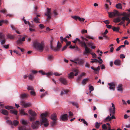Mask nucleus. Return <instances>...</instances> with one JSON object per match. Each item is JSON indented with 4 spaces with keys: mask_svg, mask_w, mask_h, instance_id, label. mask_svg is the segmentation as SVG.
<instances>
[{
    "mask_svg": "<svg viewBox=\"0 0 130 130\" xmlns=\"http://www.w3.org/2000/svg\"><path fill=\"white\" fill-rule=\"evenodd\" d=\"M51 119L53 120H57V118L56 114L55 113L53 114L51 116Z\"/></svg>",
    "mask_w": 130,
    "mask_h": 130,
    "instance_id": "6ab92c4d",
    "label": "nucleus"
},
{
    "mask_svg": "<svg viewBox=\"0 0 130 130\" xmlns=\"http://www.w3.org/2000/svg\"><path fill=\"white\" fill-rule=\"evenodd\" d=\"M10 112L13 114L17 115L18 113V111L15 110L14 109L11 110L10 111Z\"/></svg>",
    "mask_w": 130,
    "mask_h": 130,
    "instance_id": "393cba45",
    "label": "nucleus"
},
{
    "mask_svg": "<svg viewBox=\"0 0 130 130\" xmlns=\"http://www.w3.org/2000/svg\"><path fill=\"white\" fill-rule=\"evenodd\" d=\"M40 15H37L36 17L34 18L33 21L34 22L37 23H40V19L38 18L39 17H40Z\"/></svg>",
    "mask_w": 130,
    "mask_h": 130,
    "instance_id": "2eb2a0df",
    "label": "nucleus"
},
{
    "mask_svg": "<svg viewBox=\"0 0 130 130\" xmlns=\"http://www.w3.org/2000/svg\"><path fill=\"white\" fill-rule=\"evenodd\" d=\"M5 107L6 109H13L14 108H13V107L12 106H5Z\"/></svg>",
    "mask_w": 130,
    "mask_h": 130,
    "instance_id": "79ce46f5",
    "label": "nucleus"
},
{
    "mask_svg": "<svg viewBox=\"0 0 130 130\" xmlns=\"http://www.w3.org/2000/svg\"><path fill=\"white\" fill-rule=\"evenodd\" d=\"M7 123L10 125H12V122L10 120H8L6 121Z\"/></svg>",
    "mask_w": 130,
    "mask_h": 130,
    "instance_id": "4d7b16f0",
    "label": "nucleus"
},
{
    "mask_svg": "<svg viewBox=\"0 0 130 130\" xmlns=\"http://www.w3.org/2000/svg\"><path fill=\"white\" fill-rule=\"evenodd\" d=\"M116 7L118 9H122V4L121 3H118L117 4L116 6Z\"/></svg>",
    "mask_w": 130,
    "mask_h": 130,
    "instance_id": "2f4dec72",
    "label": "nucleus"
},
{
    "mask_svg": "<svg viewBox=\"0 0 130 130\" xmlns=\"http://www.w3.org/2000/svg\"><path fill=\"white\" fill-rule=\"evenodd\" d=\"M7 38L11 39H13L15 37V35H11L9 34H8L6 35Z\"/></svg>",
    "mask_w": 130,
    "mask_h": 130,
    "instance_id": "a211bd4d",
    "label": "nucleus"
},
{
    "mask_svg": "<svg viewBox=\"0 0 130 130\" xmlns=\"http://www.w3.org/2000/svg\"><path fill=\"white\" fill-rule=\"evenodd\" d=\"M70 103L72 104L75 106L77 107V108H78V104L77 103L73 102H70Z\"/></svg>",
    "mask_w": 130,
    "mask_h": 130,
    "instance_id": "a18cd8bd",
    "label": "nucleus"
},
{
    "mask_svg": "<svg viewBox=\"0 0 130 130\" xmlns=\"http://www.w3.org/2000/svg\"><path fill=\"white\" fill-rule=\"evenodd\" d=\"M20 113L21 115H28L27 113L25 112L24 109H21L20 111Z\"/></svg>",
    "mask_w": 130,
    "mask_h": 130,
    "instance_id": "aec40b11",
    "label": "nucleus"
},
{
    "mask_svg": "<svg viewBox=\"0 0 130 130\" xmlns=\"http://www.w3.org/2000/svg\"><path fill=\"white\" fill-rule=\"evenodd\" d=\"M39 72L42 74V75H46V76L49 77L53 74V72H49L47 73H45L42 70H40L39 71Z\"/></svg>",
    "mask_w": 130,
    "mask_h": 130,
    "instance_id": "f8f14e48",
    "label": "nucleus"
},
{
    "mask_svg": "<svg viewBox=\"0 0 130 130\" xmlns=\"http://www.w3.org/2000/svg\"><path fill=\"white\" fill-rule=\"evenodd\" d=\"M29 29L30 31H35V29H34V26L33 25H31V26H30V27H29Z\"/></svg>",
    "mask_w": 130,
    "mask_h": 130,
    "instance_id": "72a5a7b5",
    "label": "nucleus"
},
{
    "mask_svg": "<svg viewBox=\"0 0 130 130\" xmlns=\"http://www.w3.org/2000/svg\"><path fill=\"white\" fill-rule=\"evenodd\" d=\"M111 120L110 119V117L109 116H108L104 120L105 122H107L108 121H110Z\"/></svg>",
    "mask_w": 130,
    "mask_h": 130,
    "instance_id": "37998d69",
    "label": "nucleus"
},
{
    "mask_svg": "<svg viewBox=\"0 0 130 130\" xmlns=\"http://www.w3.org/2000/svg\"><path fill=\"white\" fill-rule=\"evenodd\" d=\"M47 92H45L44 93L42 94L40 97L41 98H43V97H44L46 94H47Z\"/></svg>",
    "mask_w": 130,
    "mask_h": 130,
    "instance_id": "774afa93",
    "label": "nucleus"
},
{
    "mask_svg": "<svg viewBox=\"0 0 130 130\" xmlns=\"http://www.w3.org/2000/svg\"><path fill=\"white\" fill-rule=\"evenodd\" d=\"M129 19V18L127 16L123 17L121 18L122 21L119 23L118 25H121L123 24L125 22V20H127Z\"/></svg>",
    "mask_w": 130,
    "mask_h": 130,
    "instance_id": "1a4fd4ad",
    "label": "nucleus"
},
{
    "mask_svg": "<svg viewBox=\"0 0 130 130\" xmlns=\"http://www.w3.org/2000/svg\"><path fill=\"white\" fill-rule=\"evenodd\" d=\"M60 82L64 85L67 84V82L66 79L64 78H61L60 79Z\"/></svg>",
    "mask_w": 130,
    "mask_h": 130,
    "instance_id": "412c9836",
    "label": "nucleus"
},
{
    "mask_svg": "<svg viewBox=\"0 0 130 130\" xmlns=\"http://www.w3.org/2000/svg\"><path fill=\"white\" fill-rule=\"evenodd\" d=\"M102 123H99L98 122H96L95 124V127L97 129H98L99 128L101 124H102Z\"/></svg>",
    "mask_w": 130,
    "mask_h": 130,
    "instance_id": "c9c22d12",
    "label": "nucleus"
},
{
    "mask_svg": "<svg viewBox=\"0 0 130 130\" xmlns=\"http://www.w3.org/2000/svg\"><path fill=\"white\" fill-rule=\"evenodd\" d=\"M101 66H98L96 69H95V71L94 72L95 73L98 74L100 69Z\"/></svg>",
    "mask_w": 130,
    "mask_h": 130,
    "instance_id": "4c0bfd02",
    "label": "nucleus"
},
{
    "mask_svg": "<svg viewBox=\"0 0 130 130\" xmlns=\"http://www.w3.org/2000/svg\"><path fill=\"white\" fill-rule=\"evenodd\" d=\"M111 105H112V107H113V108H110L109 109V111L110 112V113H112L113 114H114L115 113V105L113 103L111 104Z\"/></svg>",
    "mask_w": 130,
    "mask_h": 130,
    "instance_id": "ddd939ff",
    "label": "nucleus"
},
{
    "mask_svg": "<svg viewBox=\"0 0 130 130\" xmlns=\"http://www.w3.org/2000/svg\"><path fill=\"white\" fill-rule=\"evenodd\" d=\"M17 48L21 50V51L22 52H23L25 51V50L24 49L21 48L19 46H18Z\"/></svg>",
    "mask_w": 130,
    "mask_h": 130,
    "instance_id": "e2e57ef3",
    "label": "nucleus"
},
{
    "mask_svg": "<svg viewBox=\"0 0 130 130\" xmlns=\"http://www.w3.org/2000/svg\"><path fill=\"white\" fill-rule=\"evenodd\" d=\"M21 122L24 125H26L27 124V122L24 120H22L21 121Z\"/></svg>",
    "mask_w": 130,
    "mask_h": 130,
    "instance_id": "5fc2aeb1",
    "label": "nucleus"
},
{
    "mask_svg": "<svg viewBox=\"0 0 130 130\" xmlns=\"http://www.w3.org/2000/svg\"><path fill=\"white\" fill-rule=\"evenodd\" d=\"M78 20L80 22L83 21V22L85 20V19L84 18H80V17H79L78 18Z\"/></svg>",
    "mask_w": 130,
    "mask_h": 130,
    "instance_id": "13d9d810",
    "label": "nucleus"
},
{
    "mask_svg": "<svg viewBox=\"0 0 130 130\" xmlns=\"http://www.w3.org/2000/svg\"><path fill=\"white\" fill-rule=\"evenodd\" d=\"M39 27L41 29H43L44 27V26L42 24H40L39 25Z\"/></svg>",
    "mask_w": 130,
    "mask_h": 130,
    "instance_id": "0e129e2a",
    "label": "nucleus"
},
{
    "mask_svg": "<svg viewBox=\"0 0 130 130\" xmlns=\"http://www.w3.org/2000/svg\"><path fill=\"white\" fill-rule=\"evenodd\" d=\"M92 61H91V63H94V62H96L97 63L98 62V61H99L98 60L96 59H92Z\"/></svg>",
    "mask_w": 130,
    "mask_h": 130,
    "instance_id": "603ef678",
    "label": "nucleus"
},
{
    "mask_svg": "<svg viewBox=\"0 0 130 130\" xmlns=\"http://www.w3.org/2000/svg\"><path fill=\"white\" fill-rule=\"evenodd\" d=\"M57 120H53L51 122V125L52 127L55 126L57 124Z\"/></svg>",
    "mask_w": 130,
    "mask_h": 130,
    "instance_id": "cd10ccee",
    "label": "nucleus"
},
{
    "mask_svg": "<svg viewBox=\"0 0 130 130\" xmlns=\"http://www.w3.org/2000/svg\"><path fill=\"white\" fill-rule=\"evenodd\" d=\"M114 63L116 65L119 66L121 64V61L119 59H117L115 61Z\"/></svg>",
    "mask_w": 130,
    "mask_h": 130,
    "instance_id": "4be33fe9",
    "label": "nucleus"
},
{
    "mask_svg": "<svg viewBox=\"0 0 130 130\" xmlns=\"http://www.w3.org/2000/svg\"><path fill=\"white\" fill-rule=\"evenodd\" d=\"M29 114L31 116H29V119L31 121H32L35 120L36 117L37 116V114L34 111L31 110H30L28 111Z\"/></svg>",
    "mask_w": 130,
    "mask_h": 130,
    "instance_id": "7ed1b4c3",
    "label": "nucleus"
},
{
    "mask_svg": "<svg viewBox=\"0 0 130 130\" xmlns=\"http://www.w3.org/2000/svg\"><path fill=\"white\" fill-rule=\"evenodd\" d=\"M69 92L68 90H63V91L61 92V95H62L67 93Z\"/></svg>",
    "mask_w": 130,
    "mask_h": 130,
    "instance_id": "e433bc0d",
    "label": "nucleus"
},
{
    "mask_svg": "<svg viewBox=\"0 0 130 130\" xmlns=\"http://www.w3.org/2000/svg\"><path fill=\"white\" fill-rule=\"evenodd\" d=\"M21 104L24 108H26L31 106V104L30 103H26L25 101H22L20 102Z\"/></svg>",
    "mask_w": 130,
    "mask_h": 130,
    "instance_id": "9d476101",
    "label": "nucleus"
},
{
    "mask_svg": "<svg viewBox=\"0 0 130 130\" xmlns=\"http://www.w3.org/2000/svg\"><path fill=\"white\" fill-rule=\"evenodd\" d=\"M72 62H73L76 64H78L79 65H83L85 62L84 59H80L79 58L74 60H70Z\"/></svg>",
    "mask_w": 130,
    "mask_h": 130,
    "instance_id": "20e7f679",
    "label": "nucleus"
},
{
    "mask_svg": "<svg viewBox=\"0 0 130 130\" xmlns=\"http://www.w3.org/2000/svg\"><path fill=\"white\" fill-rule=\"evenodd\" d=\"M89 80V78H86L83 79L82 82V83L83 85H86V83Z\"/></svg>",
    "mask_w": 130,
    "mask_h": 130,
    "instance_id": "5701e85b",
    "label": "nucleus"
},
{
    "mask_svg": "<svg viewBox=\"0 0 130 130\" xmlns=\"http://www.w3.org/2000/svg\"><path fill=\"white\" fill-rule=\"evenodd\" d=\"M45 14L47 17L46 21H49L51 18V16L52 14V13L51 12V8H47V12L45 13Z\"/></svg>",
    "mask_w": 130,
    "mask_h": 130,
    "instance_id": "423d86ee",
    "label": "nucleus"
},
{
    "mask_svg": "<svg viewBox=\"0 0 130 130\" xmlns=\"http://www.w3.org/2000/svg\"><path fill=\"white\" fill-rule=\"evenodd\" d=\"M48 58L49 60H52L53 57V56L52 55H49L48 57Z\"/></svg>",
    "mask_w": 130,
    "mask_h": 130,
    "instance_id": "680f3d73",
    "label": "nucleus"
},
{
    "mask_svg": "<svg viewBox=\"0 0 130 130\" xmlns=\"http://www.w3.org/2000/svg\"><path fill=\"white\" fill-rule=\"evenodd\" d=\"M120 57L121 58L123 59L125 58V56L124 54H121L120 55Z\"/></svg>",
    "mask_w": 130,
    "mask_h": 130,
    "instance_id": "69168bd1",
    "label": "nucleus"
},
{
    "mask_svg": "<svg viewBox=\"0 0 130 130\" xmlns=\"http://www.w3.org/2000/svg\"><path fill=\"white\" fill-rule=\"evenodd\" d=\"M87 44L89 46H91L94 45V43L91 41L88 42Z\"/></svg>",
    "mask_w": 130,
    "mask_h": 130,
    "instance_id": "8fccbe9b",
    "label": "nucleus"
},
{
    "mask_svg": "<svg viewBox=\"0 0 130 130\" xmlns=\"http://www.w3.org/2000/svg\"><path fill=\"white\" fill-rule=\"evenodd\" d=\"M121 20L119 18H117L115 19L114 20V22L115 23H118L120 22L121 21Z\"/></svg>",
    "mask_w": 130,
    "mask_h": 130,
    "instance_id": "ea45409f",
    "label": "nucleus"
},
{
    "mask_svg": "<svg viewBox=\"0 0 130 130\" xmlns=\"http://www.w3.org/2000/svg\"><path fill=\"white\" fill-rule=\"evenodd\" d=\"M22 41L21 39H18L17 41V43L18 44H21L22 43Z\"/></svg>",
    "mask_w": 130,
    "mask_h": 130,
    "instance_id": "052dcab7",
    "label": "nucleus"
},
{
    "mask_svg": "<svg viewBox=\"0 0 130 130\" xmlns=\"http://www.w3.org/2000/svg\"><path fill=\"white\" fill-rule=\"evenodd\" d=\"M28 77L29 79L31 80H33L34 78L33 75L32 74H31L29 75L28 76Z\"/></svg>",
    "mask_w": 130,
    "mask_h": 130,
    "instance_id": "7c9ffc66",
    "label": "nucleus"
},
{
    "mask_svg": "<svg viewBox=\"0 0 130 130\" xmlns=\"http://www.w3.org/2000/svg\"><path fill=\"white\" fill-rule=\"evenodd\" d=\"M30 93L31 95L35 96L36 95V93L34 91H32L30 92Z\"/></svg>",
    "mask_w": 130,
    "mask_h": 130,
    "instance_id": "864d4df0",
    "label": "nucleus"
},
{
    "mask_svg": "<svg viewBox=\"0 0 130 130\" xmlns=\"http://www.w3.org/2000/svg\"><path fill=\"white\" fill-rule=\"evenodd\" d=\"M109 17L110 18H112L113 17H115L119 15V13L118 11L116 10H114L112 12H108Z\"/></svg>",
    "mask_w": 130,
    "mask_h": 130,
    "instance_id": "0eeeda50",
    "label": "nucleus"
},
{
    "mask_svg": "<svg viewBox=\"0 0 130 130\" xmlns=\"http://www.w3.org/2000/svg\"><path fill=\"white\" fill-rule=\"evenodd\" d=\"M60 119L63 121H67L68 120V115L65 114L61 115L60 116Z\"/></svg>",
    "mask_w": 130,
    "mask_h": 130,
    "instance_id": "4468645a",
    "label": "nucleus"
},
{
    "mask_svg": "<svg viewBox=\"0 0 130 130\" xmlns=\"http://www.w3.org/2000/svg\"><path fill=\"white\" fill-rule=\"evenodd\" d=\"M27 89L28 90H31L32 91H34V88L31 86H28L27 88Z\"/></svg>",
    "mask_w": 130,
    "mask_h": 130,
    "instance_id": "a19ab883",
    "label": "nucleus"
},
{
    "mask_svg": "<svg viewBox=\"0 0 130 130\" xmlns=\"http://www.w3.org/2000/svg\"><path fill=\"white\" fill-rule=\"evenodd\" d=\"M5 36L2 33L0 32V38L3 39L5 38Z\"/></svg>",
    "mask_w": 130,
    "mask_h": 130,
    "instance_id": "c03bdc74",
    "label": "nucleus"
},
{
    "mask_svg": "<svg viewBox=\"0 0 130 130\" xmlns=\"http://www.w3.org/2000/svg\"><path fill=\"white\" fill-rule=\"evenodd\" d=\"M2 113L4 115H8V111L5 109L3 110L2 112Z\"/></svg>",
    "mask_w": 130,
    "mask_h": 130,
    "instance_id": "f704fd0d",
    "label": "nucleus"
},
{
    "mask_svg": "<svg viewBox=\"0 0 130 130\" xmlns=\"http://www.w3.org/2000/svg\"><path fill=\"white\" fill-rule=\"evenodd\" d=\"M102 128L104 130H107L108 128V127L107 126L106 124H104L102 126Z\"/></svg>",
    "mask_w": 130,
    "mask_h": 130,
    "instance_id": "09e8293b",
    "label": "nucleus"
},
{
    "mask_svg": "<svg viewBox=\"0 0 130 130\" xmlns=\"http://www.w3.org/2000/svg\"><path fill=\"white\" fill-rule=\"evenodd\" d=\"M61 44L58 41L57 43V47H54L53 46H51V48L55 51H57L59 50V49L61 47Z\"/></svg>",
    "mask_w": 130,
    "mask_h": 130,
    "instance_id": "6e6552de",
    "label": "nucleus"
},
{
    "mask_svg": "<svg viewBox=\"0 0 130 130\" xmlns=\"http://www.w3.org/2000/svg\"><path fill=\"white\" fill-rule=\"evenodd\" d=\"M74 73L73 72H71L68 75V77L69 79H71L74 77Z\"/></svg>",
    "mask_w": 130,
    "mask_h": 130,
    "instance_id": "b1692460",
    "label": "nucleus"
},
{
    "mask_svg": "<svg viewBox=\"0 0 130 130\" xmlns=\"http://www.w3.org/2000/svg\"><path fill=\"white\" fill-rule=\"evenodd\" d=\"M48 116L47 113H42L41 115L40 122L38 121H36L33 122L31 124L32 128L34 129H37L40 126H41L43 123H44V126L46 127L49 125L48 122L47 120L45 118Z\"/></svg>",
    "mask_w": 130,
    "mask_h": 130,
    "instance_id": "f257e3e1",
    "label": "nucleus"
},
{
    "mask_svg": "<svg viewBox=\"0 0 130 130\" xmlns=\"http://www.w3.org/2000/svg\"><path fill=\"white\" fill-rule=\"evenodd\" d=\"M77 41L78 42L80 46L81 45V44H83L84 43L83 41H81V40L78 38H76L73 41V42L74 43H76Z\"/></svg>",
    "mask_w": 130,
    "mask_h": 130,
    "instance_id": "dca6fc26",
    "label": "nucleus"
},
{
    "mask_svg": "<svg viewBox=\"0 0 130 130\" xmlns=\"http://www.w3.org/2000/svg\"><path fill=\"white\" fill-rule=\"evenodd\" d=\"M34 46L38 50L41 52L43 50L44 44L43 42L39 43L37 41H35L33 43Z\"/></svg>",
    "mask_w": 130,
    "mask_h": 130,
    "instance_id": "f03ea898",
    "label": "nucleus"
},
{
    "mask_svg": "<svg viewBox=\"0 0 130 130\" xmlns=\"http://www.w3.org/2000/svg\"><path fill=\"white\" fill-rule=\"evenodd\" d=\"M81 45V46L83 47L84 46L85 47V50L83 52V54L84 55L86 54H88L91 52V50L89 49L87 46V45L85 42H84Z\"/></svg>",
    "mask_w": 130,
    "mask_h": 130,
    "instance_id": "39448f33",
    "label": "nucleus"
},
{
    "mask_svg": "<svg viewBox=\"0 0 130 130\" xmlns=\"http://www.w3.org/2000/svg\"><path fill=\"white\" fill-rule=\"evenodd\" d=\"M80 120L81 121H83V123L85 124L87 126L88 125V123H87V122L85 121V120L84 119H81Z\"/></svg>",
    "mask_w": 130,
    "mask_h": 130,
    "instance_id": "de8ad7c7",
    "label": "nucleus"
},
{
    "mask_svg": "<svg viewBox=\"0 0 130 130\" xmlns=\"http://www.w3.org/2000/svg\"><path fill=\"white\" fill-rule=\"evenodd\" d=\"M19 130H27L26 126H23L19 127Z\"/></svg>",
    "mask_w": 130,
    "mask_h": 130,
    "instance_id": "58836bf2",
    "label": "nucleus"
},
{
    "mask_svg": "<svg viewBox=\"0 0 130 130\" xmlns=\"http://www.w3.org/2000/svg\"><path fill=\"white\" fill-rule=\"evenodd\" d=\"M122 86L123 85L122 84H120L118 85L117 87V90L120 91H122L123 89Z\"/></svg>",
    "mask_w": 130,
    "mask_h": 130,
    "instance_id": "f3484780",
    "label": "nucleus"
},
{
    "mask_svg": "<svg viewBox=\"0 0 130 130\" xmlns=\"http://www.w3.org/2000/svg\"><path fill=\"white\" fill-rule=\"evenodd\" d=\"M20 96V98L22 99L27 97V95L26 94H21Z\"/></svg>",
    "mask_w": 130,
    "mask_h": 130,
    "instance_id": "c756f323",
    "label": "nucleus"
},
{
    "mask_svg": "<svg viewBox=\"0 0 130 130\" xmlns=\"http://www.w3.org/2000/svg\"><path fill=\"white\" fill-rule=\"evenodd\" d=\"M94 89V87L93 86H90L89 87V92L91 93L92 91H93Z\"/></svg>",
    "mask_w": 130,
    "mask_h": 130,
    "instance_id": "3c124183",
    "label": "nucleus"
},
{
    "mask_svg": "<svg viewBox=\"0 0 130 130\" xmlns=\"http://www.w3.org/2000/svg\"><path fill=\"white\" fill-rule=\"evenodd\" d=\"M3 22L7 24L8 23V21L7 20H2L1 21H0V26H2V23Z\"/></svg>",
    "mask_w": 130,
    "mask_h": 130,
    "instance_id": "c85d7f7f",
    "label": "nucleus"
},
{
    "mask_svg": "<svg viewBox=\"0 0 130 130\" xmlns=\"http://www.w3.org/2000/svg\"><path fill=\"white\" fill-rule=\"evenodd\" d=\"M112 29L114 31H118L120 29V28L118 27H113L112 28Z\"/></svg>",
    "mask_w": 130,
    "mask_h": 130,
    "instance_id": "473e14b6",
    "label": "nucleus"
},
{
    "mask_svg": "<svg viewBox=\"0 0 130 130\" xmlns=\"http://www.w3.org/2000/svg\"><path fill=\"white\" fill-rule=\"evenodd\" d=\"M108 85L109 86V88L110 90L113 91L115 90V84L114 82H112L111 83H109L108 84Z\"/></svg>",
    "mask_w": 130,
    "mask_h": 130,
    "instance_id": "9b49d317",
    "label": "nucleus"
},
{
    "mask_svg": "<svg viewBox=\"0 0 130 130\" xmlns=\"http://www.w3.org/2000/svg\"><path fill=\"white\" fill-rule=\"evenodd\" d=\"M79 17L76 16H72V18L75 19L76 20H77V19H78V18Z\"/></svg>",
    "mask_w": 130,
    "mask_h": 130,
    "instance_id": "6e6d98bb",
    "label": "nucleus"
},
{
    "mask_svg": "<svg viewBox=\"0 0 130 130\" xmlns=\"http://www.w3.org/2000/svg\"><path fill=\"white\" fill-rule=\"evenodd\" d=\"M60 38L61 42L62 43H63V41H64L66 42H67L68 40L66 37L63 38L61 36L60 37Z\"/></svg>",
    "mask_w": 130,
    "mask_h": 130,
    "instance_id": "a878e982",
    "label": "nucleus"
},
{
    "mask_svg": "<svg viewBox=\"0 0 130 130\" xmlns=\"http://www.w3.org/2000/svg\"><path fill=\"white\" fill-rule=\"evenodd\" d=\"M19 123V121L17 120H14L12 122V125H13L15 126H17Z\"/></svg>",
    "mask_w": 130,
    "mask_h": 130,
    "instance_id": "bb28decb",
    "label": "nucleus"
},
{
    "mask_svg": "<svg viewBox=\"0 0 130 130\" xmlns=\"http://www.w3.org/2000/svg\"><path fill=\"white\" fill-rule=\"evenodd\" d=\"M82 77L80 76H79L76 79V80L78 81H79L82 78Z\"/></svg>",
    "mask_w": 130,
    "mask_h": 130,
    "instance_id": "bf43d9fd",
    "label": "nucleus"
},
{
    "mask_svg": "<svg viewBox=\"0 0 130 130\" xmlns=\"http://www.w3.org/2000/svg\"><path fill=\"white\" fill-rule=\"evenodd\" d=\"M13 52L14 53H16L17 54H18L20 56L21 55V54L19 52H18L16 50H14Z\"/></svg>",
    "mask_w": 130,
    "mask_h": 130,
    "instance_id": "338daca9",
    "label": "nucleus"
},
{
    "mask_svg": "<svg viewBox=\"0 0 130 130\" xmlns=\"http://www.w3.org/2000/svg\"><path fill=\"white\" fill-rule=\"evenodd\" d=\"M0 41L1 44L3 45L5 43L6 41V40L5 38L4 39H3L2 40L1 39H0Z\"/></svg>",
    "mask_w": 130,
    "mask_h": 130,
    "instance_id": "49530a36",
    "label": "nucleus"
}]
</instances>
